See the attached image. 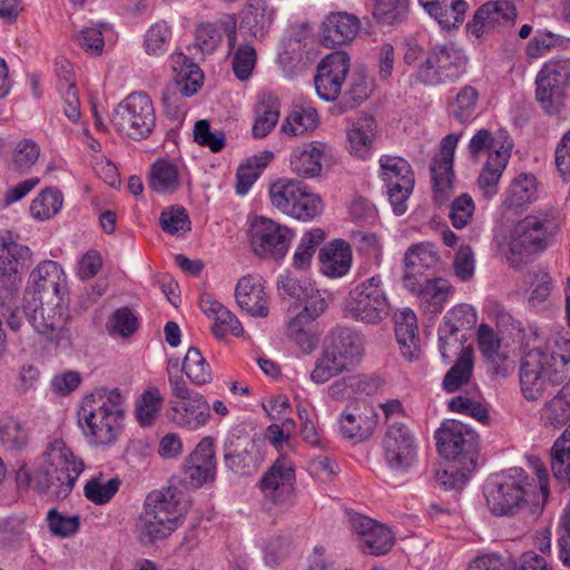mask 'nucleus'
<instances>
[{
    "label": "nucleus",
    "mask_w": 570,
    "mask_h": 570,
    "mask_svg": "<svg viewBox=\"0 0 570 570\" xmlns=\"http://www.w3.org/2000/svg\"><path fill=\"white\" fill-rule=\"evenodd\" d=\"M161 229L173 236H183L191 229V223L186 209L181 206H170L164 209L159 217Z\"/></svg>",
    "instance_id": "69168bd1"
},
{
    "label": "nucleus",
    "mask_w": 570,
    "mask_h": 570,
    "mask_svg": "<svg viewBox=\"0 0 570 570\" xmlns=\"http://www.w3.org/2000/svg\"><path fill=\"white\" fill-rule=\"evenodd\" d=\"M350 367L326 346L316 358L309 379L315 384H324L332 377L341 374Z\"/></svg>",
    "instance_id": "864d4df0"
},
{
    "label": "nucleus",
    "mask_w": 570,
    "mask_h": 570,
    "mask_svg": "<svg viewBox=\"0 0 570 570\" xmlns=\"http://www.w3.org/2000/svg\"><path fill=\"white\" fill-rule=\"evenodd\" d=\"M570 78V59L551 58L543 63L535 78V97L549 115L558 114L561 97Z\"/></svg>",
    "instance_id": "6ab92c4d"
},
{
    "label": "nucleus",
    "mask_w": 570,
    "mask_h": 570,
    "mask_svg": "<svg viewBox=\"0 0 570 570\" xmlns=\"http://www.w3.org/2000/svg\"><path fill=\"white\" fill-rule=\"evenodd\" d=\"M469 57L465 50L453 41L436 43L425 53L424 60L414 70L415 79L430 87L456 81L466 73Z\"/></svg>",
    "instance_id": "6e6552de"
},
{
    "label": "nucleus",
    "mask_w": 570,
    "mask_h": 570,
    "mask_svg": "<svg viewBox=\"0 0 570 570\" xmlns=\"http://www.w3.org/2000/svg\"><path fill=\"white\" fill-rule=\"evenodd\" d=\"M170 40V26L166 21H157L145 33V51L149 56H161L167 51Z\"/></svg>",
    "instance_id": "0e129e2a"
},
{
    "label": "nucleus",
    "mask_w": 570,
    "mask_h": 570,
    "mask_svg": "<svg viewBox=\"0 0 570 570\" xmlns=\"http://www.w3.org/2000/svg\"><path fill=\"white\" fill-rule=\"evenodd\" d=\"M325 232L322 228H311L305 232L297 244L292 265L297 271L309 268L316 248L324 242Z\"/></svg>",
    "instance_id": "8fccbe9b"
},
{
    "label": "nucleus",
    "mask_w": 570,
    "mask_h": 570,
    "mask_svg": "<svg viewBox=\"0 0 570 570\" xmlns=\"http://www.w3.org/2000/svg\"><path fill=\"white\" fill-rule=\"evenodd\" d=\"M181 368L188 380L195 385H205L210 383L213 380V372L209 363L196 347L188 348Z\"/></svg>",
    "instance_id": "4d7b16f0"
},
{
    "label": "nucleus",
    "mask_w": 570,
    "mask_h": 570,
    "mask_svg": "<svg viewBox=\"0 0 570 570\" xmlns=\"http://www.w3.org/2000/svg\"><path fill=\"white\" fill-rule=\"evenodd\" d=\"M537 197V179L530 174L514 177L505 193L503 205L508 208H520L532 203Z\"/></svg>",
    "instance_id": "a18cd8bd"
},
{
    "label": "nucleus",
    "mask_w": 570,
    "mask_h": 570,
    "mask_svg": "<svg viewBox=\"0 0 570 570\" xmlns=\"http://www.w3.org/2000/svg\"><path fill=\"white\" fill-rule=\"evenodd\" d=\"M480 94L472 85L461 87L449 105L450 115L461 124H469L476 117Z\"/></svg>",
    "instance_id": "49530a36"
},
{
    "label": "nucleus",
    "mask_w": 570,
    "mask_h": 570,
    "mask_svg": "<svg viewBox=\"0 0 570 570\" xmlns=\"http://www.w3.org/2000/svg\"><path fill=\"white\" fill-rule=\"evenodd\" d=\"M365 379L362 375H346L334 381L327 387V394L336 401L355 399L365 391Z\"/></svg>",
    "instance_id": "774afa93"
},
{
    "label": "nucleus",
    "mask_w": 570,
    "mask_h": 570,
    "mask_svg": "<svg viewBox=\"0 0 570 570\" xmlns=\"http://www.w3.org/2000/svg\"><path fill=\"white\" fill-rule=\"evenodd\" d=\"M551 470L558 480L570 487V425L551 448Z\"/></svg>",
    "instance_id": "603ef678"
},
{
    "label": "nucleus",
    "mask_w": 570,
    "mask_h": 570,
    "mask_svg": "<svg viewBox=\"0 0 570 570\" xmlns=\"http://www.w3.org/2000/svg\"><path fill=\"white\" fill-rule=\"evenodd\" d=\"M440 261L441 257L434 244L428 242L412 244L404 254L403 278L407 276L424 278L423 273L436 269Z\"/></svg>",
    "instance_id": "58836bf2"
},
{
    "label": "nucleus",
    "mask_w": 570,
    "mask_h": 570,
    "mask_svg": "<svg viewBox=\"0 0 570 570\" xmlns=\"http://www.w3.org/2000/svg\"><path fill=\"white\" fill-rule=\"evenodd\" d=\"M404 288L417 301L425 314L439 315L454 294V287L442 277L402 278Z\"/></svg>",
    "instance_id": "b1692460"
},
{
    "label": "nucleus",
    "mask_w": 570,
    "mask_h": 570,
    "mask_svg": "<svg viewBox=\"0 0 570 570\" xmlns=\"http://www.w3.org/2000/svg\"><path fill=\"white\" fill-rule=\"evenodd\" d=\"M126 400L119 387L108 386L96 387L82 396L77 423L89 444L110 446L118 441L126 415Z\"/></svg>",
    "instance_id": "f257e3e1"
},
{
    "label": "nucleus",
    "mask_w": 570,
    "mask_h": 570,
    "mask_svg": "<svg viewBox=\"0 0 570 570\" xmlns=\"http://www.w3.org/2000/svg\"><path fill=\"white\" fill-rule=\"evenodd\" d=\"M512 142L497 139L488 129H479L470 139L468 151L473 161L484 159L476 185L483 197L492 199L499 193L501 177L511 157Z\"/></svg>",
    "instance_id": "0eeeda50"
},
{
    "label": "nucleus",
    "mask_w": 570,
    "mask_h": 570,
    "mask_svg": "<svg viewBox=\"0 0 570 570\" xmlns=\"http://www.w3.org/2000/svg\"><path fill=\"white\" fill-rule=\"evenodd\" d=\"M164 397L160 391L151 386L144 391L135 404V416L140 426H151L163 407Z\"/></svg>",
    "instance_id": "09e8293b"
},
{
    "label": "nucleus",
    "mask_w": 570,
    "mask_h": 570,
    "mask_svg": "<svg viewBox=\"0 0 570 570\" xmlns=\"http://www.w3.org/2000/svg\"><path fill=\"white\" fill-rule=\"evenodd\" d=\"M184 177V166L177 159L159 157L149 167L147 185L157 195H173L181 188Z\"/></svg>",
    "instance_id": "c756f323"
},
{
    "label": "nucleus",
    "mask_w": 570,
    "mask_h": 570,
    "mask_svg": "<svg viewBox=\"0 0 570 570\" xmlns=\"http://www.w3.org/2000/svg\"><path fill=\"white\" fill-rule=\"evenodd\" d=\"M409 0H374L372 16L382 26L401 23L407 14Z\"/></svg>",
    "instance_id": "13d9d810"
},
{
    "label": "nucleus",
    "mask_w": 570,
    "mask_h": 570,
    "mask_svg": "<svg viewBox=\"0 0 570 570\" xmlns=\"http://www.w3.org/2000/svg\"><path fill=\"white\" fill-rule=\"evenodd\" d=\"M200 308L213 321L212 332L218 340H223L229 334L235 336L244 334L239 320L220 302L207 296L202 298Z\"/></svg>",
    "instance_id": "4c0bfd02"
},
{
    "label": "nucleus",
    "mask_w": 570,
    "mask_h": 570,
    "mask_svg": "<svg viewBox=\"0 0 570 570\" xmlns=\"http://www.w3.org/2000/svg\"><path fill=\"white\" fill-rule=\"evenodd\" d=\"M29 288L33 291L32 297L63 299L67 294V276L57 262L46 259L31 272Z\"/></svg>",
    "instance_id": "c85d7f7f"
},
{
    "label": "nucleus",
    "mask_w": 570,
    "mask_h": 570,
    "mask_svg": "<svg viewBox=\"0 0 570 570\" xmlns=\"http://www.w3.org/2000/svg\"><path fill=\"white\" fill-rule=\"evenodd\" d=\"M377 414L372 406H347L338 416L340 434L345 440L363 442L374 432Z\"/></svg>",
    "instance_id": "7c9ffc66"
},
{
    "label": "nucleus",
    "mask_w": 570,
    "mask_h": 570,
    "mask_svg": "<svg viewBox=\"0 0 570 570\" xmlns=\"http://www.w3.org/2000/svg\"><path fill=\"white\" fill-rule=\"evenodd\" d=\"M62 206V193L56 187H47L32 199L29 210L33 219L45 222L53 218Z\"/></svg>",
    "instance_id": "de8ad7c7"
},
{
    "label": "nucleus",
    "mask_w": 570,
    "mask_h": 570,
    "mask_svg": "<svg viewBox=\"0 0 570 570\" xmlns=\"http://www.w3.org/2000/svg\"><path fill=\"white\" fill-rule=\"evenodd\" d=\"M395 338L402 357L417 362L422 357L421 338L415 313L404 307L395 314Z\"/></svg>",
    "instance_id": "2f4dec72"
},
{
    "label": "nucleus",
    "mask_w": 570,
    "mask_h": 570,
    "mask_svg": "<svg viewBox=\"0 0 570 570\" xmlns=\"http://www.w3.org/2000/svg\"><path fill=\"white\" fill-rule=\"evenodd\" d=\"M382 460L396 474H404L419 462V441L403 423L390 424L381 442Z\"/></svg>",
    "instance_id": "4468645a"
},
{
    "label": "nucleus",
    "mask_w": 570,
    "mask_h": 570,
    "mask_svg": "<svg viewBox=\"0 0 570 570\" xmlns=\"http://www.w3.org/2000/svg\"><path fill=\"white\" fill-rule=\"evenodd\" d=\"M462 134L446 135L440 145V153L433 158L431 174L434 188V200L443 205L453 190V159Z\"/></svg>",
    "instance_id": "393cba45"
},
{
    "label": "nucleus",
    "mask_w": 570,
    "mask_h": 570,
    "mask_svg": "<svg viewBox=\"0 0 570 570\" xmlns=\"http://www.w3.org/2000/svg\"><path fill=\"white\" fill-rule=\"evenodd\" d=\"M534 491V481L517 466L490 478L483 488L487 507L498 517H512L529 504L542 503Z\"/></svg>",
    "instance_id": "423d86ee"
},
{
    "label": "nucleus",
    "mask_w": 570,
    "mask_h": 570,
    "mask_svg": "<svg viewBox=\"0 0 570 570\" xmlns=\"http://www.w3.org/2000/svg\"><path fill=\"white\" fill-rule=\"evenodd\" d=\"M473 350H466L446 372L443 379V387L446 392H455L470 381L473 372Z\"/></svg>",
    "instance_id": "bf43d9fd"
},
{
    "label": "nucleus",
    "mask_w": 570,
    "mask_h": 570,
    "mask_svg": "<svg viewBox=\"0 0 570 570\" xmlns=\"http://www.w3.org/2000/svg\"><path fill=\"white\" fill-rule=\"evenodd\" d=\"M29 441L27 426L14 417L0 421V442L9 450H20Z\"/></svg>",
    "instance_id": "680f3d73"
},
{
    "label": "nucleus",
    "mask_w": 570,
    "mask_h": 570,
    "mask_svg": "<svg viewBox=\"0 0 570 570\" xmlns=\"http://www.w3.org/2000/svg\"><path fill=\"white\" fill-rule=\"evenodd\" d=\"M247 235L256 256L276 262L284 259L294 236L288 227L263 216L250 222Z\"/></svg>",
    "instance_id": "f3484780"
},
{
    "label": "nucleus",
    "mask_w": 570,
    "mask_h": 570,
    "mask_svg": "<svg viewBox=\"0 0 570 570\" xmlns=\"http://www.w3.org/2000/svg\"><path fill=\"white\" fill-rule=\"evenodd\" d=\"M552 237V222L548 214L529 215L513 225L501 247L511 265L518 266L519 256L544 250Z\"/></svg>",
    "instance_id": "9d476101"
},
{
    "label": "nucleus",
    "mask_w": 570,
    "mask_h": 570,
    "mask_svg": "<svg viewBox=\"0 0 570 570\" xmlns=\"http://www.w3.org/2000/svg\"><path fill=\"white\" fill-rule=\"evenodd\" d=\"M544 425L556 429L570 420V380L549 400L540 412Z\"/></svg>",
    "instance_id": "c03bdc74"
},
{
    "label": "nucleus",
    "mask_w": 570,
    "mask_h": 570,
    "mask_svg": "<svg viewBox=\"0 0 570 570\" xmlns=\"http://www.w3.org/2000/svg\"><path fill=\"white\" fill-rule=\"evenodd\" d=\"M438 451L441 456L459 465L460 478L475 469L478 435L468 425L456 420H448L435 431Z\"/></svg>",
    "instance_id": "f8f14e48"
},
{
    "label": "nucleus",
    "mask_w": 570,
    "mask_h": 570,
    "mask_svg": "<svg viewBox=\"0 0 570 570\" xmlns=\"http://www.w3.org/2000/svg\"><path fill=\"white\" fill-rule=\"evenodd\" d=\"M256 444L242 426L232 428L224 440V462L228 470L249 475L258 470L261 459L255 452Z\"/></svg>",
    "instance_id": "4be33fe9"
},
{
    "label": "nucleus",
    "mask_w": 570,
    "mask_h": 570,
    "mask_svg": "<svg viewBox=\"0 0 570 570\" xmlns=\"http://www.w3.org/2000/svg\"><path fill=\"white\" fill-rule=\"evenodd\" d=\"M361 29V22L354 14L346 12L330 13L322 24V38L325 46L346 45Z\"/></svg>",
    "instance_id": "c9c22d12"
},
{
    "label": "nucleus",
    "mask_w": 570,
    "mask_h": 570,
    "mask_svg": "<svg viewBox=\"0 0 570 570\" xmlns=\"http://www.w3.org/2000/svg\"><path fill=\"white\" fill-rule=\"evenodd\" d=\"M85 464L62 439L50 440L38 465L32 470L22 469L19 480L26 479L29 487L39 492L51 491L59 499L69 495Z\"/></svg>",
    "instance_id": "20e7f679"
},
{
    "label": "nucleus",
    "mask_w": 570,
    "mask_h": 570,
    "mask_svg": "<svg viewBox=\"0 0 570 570\" xmlns=\"http://www.w3.org/2000/svg\"><path fill=\"white\" fill-rule=\"evenodd\" d=\"M375 135L376 124L373 118L355 121L347 130L351 154L358 158H366L372 151Z\"/></svg>",
    "instance_id": "37998d69"
},
{
    "label": "nucleus",
    "mask_w": 570,
    "mask_h": 570,
    "mask_svg": "<svg viewBox=\"0 0 570 570\" xmlns=\"http://www.w3.org/2000/svg\"><path fill=\"white\" fill-rule=\"evenodd\" d=\"M379 165V176L392 210L401 216L407 210V200L415 185L413 169L406 159L393 155H382Z\"/></svg>",
    "instance_id": "dca6fc26"
},
{
    "label": "nucleus",
    "mask_w": 570,
    "mask_h": 570,
    "mask_svg": "<svg viewBox=\"0 0 570 570\" xmlns=\"http://www.w3.org/2000/svg\"><path fill=\"white\" fill-rule=\"evenodd\" d=\"M316 318L301 311L288 317L286 334L303 353L309 354L318 343L313 323Z\"/></svg>",
    "instance_id": "79ce46f5"
},
{
    "label": "nucleus",
    "mask_w": 570,
    "mask_h": 570,
    "mask_svg": "<svg viewBox=\"0 0 570 570\" xmlns=\"http://www.w3.org/2000/svg\"><path fill=\"white\" fill-rule=\"evenodd\" d=\"M41 155L40 146L32 139L19 140L11 151V165L19 173L29 171Z\"/></svg>",
    "instance_id": "052dcab7"
},
{
    "label": "nucleus",
    "mask_w": 570,
    "mask_h": 570,
    "mask_svg": "<svg viewBox=\"0 0 570 570\" xmlns=\"http://www.w3.org/2000/svg\"><path fill=\"white\" fill-rule=\"evenodd\" d=\"M321 272L330 278L345 276L352 266V249L343 239H334L318 253Z\"/></svg>",
    "instance_id": "e433bc0d"
},
{
    "label": "nucleus",
    "mask_w": 570,
    "mask_h": 570,
    "mask_svg": "<svg viewBox=\"0 0 570 570\" xmlns=\"http://www.w3.org/2000/svg\"><path fill=\"white\" fill-rule=\"evenodd\" d=\"M424 11L442 29L458 28L463 21L469 4L464 0H417Z\"/></svg>",
    "instance_id": "ea45409f"
},
{
    "label": "nucleus",
    "mask_w": 570,
    "mask_h": 570,
    "mask_svg": "<svg viewBox=\"0 0 570 570\" xmlns=\"http://www.w3.org/2000/svg\"><path fill=\"white\" fill-rule=\"evenodd\" d=\"M318 124L320 117L312 104H294L282 122L281 130L286 136L296 137L313 131Z\"/></svg>",
    "instance_id": "a19ab883"
},
{
    "label": "nucleus",
    "mask_w": 570,
    "mask_h": 570,
    "mask_svg": "<svg viewBox=\"0 0 570 570\" xmlns=\"http://www.w3.org/2000/svg\"><path fill=\"white\" fill-rule=\"evenodd\" d=\"M528 299L531 305L537 306L546 302L552 291V278L544 268H538L528 274Z\"/></svg>",
    "instance_id": "338daca9"
},
{
    "label": "nucleus",
    "mask_w": 570,
    "mask_h": 570,
    "mask_svg": "<svg viewBox=\"0 0 570 570\" xmlns=\"http://www.w3.org/2000/svg\"><path fill=\"white\" fill-rule=\"evenodd\" d=\"M314 87L322 100L333 102L342 96L350 108H355L373 92L374 79L364 69L351 70V57L337 50L317 63Z\"/></svg>",
    "instance_id": "f03ea898"
},
{
    "label": "nucleus",
    "mask_w": 570,
    "mask_h": 570,
    "mask_svg": "<svg viewBox=\"0 0 570 570\" xmlns=\"http://www.w3.org/2000/svg\"><path fill=\"white\" fill-rule=\"evenodd\" d=\"M328 151L330 147L320 141H311L296 147L289 158L292 171L303 178L318 176Z\"/></svg>",
    "instance_id": "473e14b6"
},
{
    "label": "nucleus",
    "mask_w": 570,
    "mask_h": 570,
    "mask_svg": "<svg viewBox=\"0 0 570 570\" xmlns=\"http://www.w3.org/2000/svg\"><path fill=\"white\" fill-rule=\"evenodd\" d=\"M169 419L181 430L198 431L210 421V404L202 393L189 389L186 383L174 382Z\"/></svg>",
    "instance_id": "2eb2a0df"
},
{
    "label": "nucleus",
    "mask_w": 570,
    "mask_h": 570,
    "mask_svg": "<svg viewBox=\"0 0 570 570\" xmlns=\"http://www.w3.org/2000/svg\"><path fill=\"white\" fill-rule=\"evenodd\" d=\"M110 31L108 24H92L82 28L76 36L77 43L90 56H101L105 48V33Z\"/></svg>",
    "instance_id": "e2e57ef3"
},
{
    "label": "nucleus",
    "mask_w": 570,
    "mask_h": 570,
    "mask_svg": "<svg viewBox=\"0 0 570 570\" xmlns=\"http://www.w3.org/2000/svg\"><path fill=\"white\" fill-rule=\"evenodd\" d=\"M279 119V109L276 99L272 95L263 96L256 107V118L252 127L255 138L266 137L276 126Z\"/></svg>",
    "instance_id": "3c124183"
},
{
    "label": "nucleus",
    "mask_w": 570,
    "mask_h": 570,
    "mask_svg": "<svg viewBox=\"0 0 570 570\" xmlns=\"http://www.w3.org/2000/svg\"><path fill=\"white\" fill-rule=\"evenodd\" d=\"M570 370V340L552 335L544 346L529 351L521 364L520 386L530 402L538 401L553 385L564 381Z\"/></svg>",
    "instance_id": "7ed1b4c3"
},
{
    "label": "nucleus",
    "mask_w": 570,
    "mask_h": 570,
    "mask_svg": "<svg viewBox=\"0 0 570 570\" xmlns=\"http://www.w3.org/2000/svg\"><path fill=\"white\" fill-rule=\"evenodd\" d=\"M518 17L513 3L507 0H492L479 7L466 23L468 32L476 39L505 23H513Z\"/></svg>",
    "instance_id": "bb28decb"
},
{
    "label": "nucleus",
    "mask_w": 570,
    "mask_h": 570,
    "mask_svg": "<svg viewBox=\"0 0 570 570\" xmlns=\"http://www.w3.org/2000/svg\"><path fill=\"white\" fill-rule=\"evenodd\" d=\"M111 124L121 135L134 140L148 138L156 126V114L150 97L131 92L114 109Z\"/></svg>",
    "instance_id": "ddd939ff"
},
{
    "label": "nucleus",
    "mask_w": 570,
    "mask_h": 570,
    "mask_svg": "<svg viewBox=\"0 0 570 570\" xmlns=\"http://www.w3.org/2000/svg\"><path fill=\"white\" fill-rule=\"evenodd\" d=\"M31 261L29 247L16 242L0 244V305L12 304L21 286L20 268Z\"/></svg>",
    "instance_id": "aec40b11"
},
{
    "label": "nucleus",
    "mask_w": 570,
    "mask_h": 570,
    "mask_svg": "<svg viewBox=\"0 0 570 570\" xmlns=\"http://www.w3.org/2000/svg\"><path fill=\"white\" fill-rule=\"evenodd\" d=\"M276 12V8L267 0H249L243 11L240 29L256 39H263L271 30Z\"/></svg>",
    "instance_id": "f704fd0d"
},
{
    "label": "nucleus",
    "mask_w": 570,
    "mask_h": 570,
    "mask_svg": "<svg viewBox=\"0 0 570 570\" xmlns=\"http://www.w3.org/2000/svg\"><path fill=\"white\" fill-rule=\"evenodd\" d=\"M119 487L118 478H106L102 473H98L86 482L83 493L95 504H106L115 497Z\"/></svg>",
    "instance_id": "5fc2aeb1"
},
{
    "label": "nucleus",
    "mask_w": 570,
    "mask_h": 570,
    "mask_svg": "<svg viewBox=\"0 0 570 570\" xmlns=\"http://www.w3.org/2000/svg\"><path fill=\"white\" fill-rule=\"evenodd\" d=\"M169 62L179 96L176 92L166 95L164 97V105L168 114L173 117H178L180 114L178 100H180V97L195 95L203 85L204 76L199 67L183 52L173 53Z\"/></svg>",
    "instance_id": "5701e85b"
},
{
    "label": "nucleus",
    "mask_w": 570,
    "mask_h": 570,
    "mask_svg": "<svg viewBox=\"0 0 570 570\" xmlns=\"http://www.w3.org/2000/svg\"><path fill=\"white\" fill-rule=\"evenodd\" d=\"M271 204L282 214L301 222H311L324 209L321 196L306 184L281 178L269 186Z\"/></svg>",
    "instance_id": "1a4fd4ad"
},
{
    "label": "nucleus",
    "mask_w": 570,
    "mask_h": 570,
    "mask_svg": "<svg viewBox=\"0 0 570 570\" xmlns=\"http://www.w3.org/2000/svg\"><path fill=\"white\" fill-rule=\"evenodd\" d=\"M364 337L351 327H337L331 332L325 346L340 357L348 367L356 364L364 352Z\"/></svg>",
    "instance_id": "72a5a7b5"
},
{
    "label": "nucleus",
    "mask_w": 570,
    "mask_h": 570,
    "mask_svg": "<svg viewBox=\"0 0 570 570\" xmlns=\"http://www.w3.org/2000/svg\"><path fill=\"white\" fill-rule=\"evenodd\" d=\"M186 513L187 507L175 488L153 491L136 519L135 534L144 544L165 539L183 524Z\"/></svg>",
    "instance_id": "39448f33"
},
{
    "label": "nucleus",
    "mask_w": 570,
    "mask_h": 570,
    "mask_svg": "<svg viewBox=\"0 0 570 570\" xmlns=\"http://www.w3.org/2000/svg\"><path fill=\"white\" fill-rule=\"evenodd\" d=\"M348 521L357 546L364 553L379 556L391 550L394 535L384 524L360 513H350Z\"/></svg>",
    "instance_id": "a878e982"
},
{
    "label": "nucleus",
    "mask_w": 570,
    "mask_h": 570,
    "mask_svg": "<svg viewBox=\"0 0 570 570\" xmlns=\"http://www.w3.org/2000/svg\"><path fill=\"white\" fill-rule=\"evenodd\" d=\"M238 307L253 317L264 318L269 312V297L265 279L257 274H248L238 279L235 286Z\"/></svg>",
    "instance_id": "cd10ccee"
},
{
    "label": "nucleus",
    "mask_w": 570,
    "mask_h": 570,
    "mask_svg": "<svg viewBox=\"0 0 570 570\" xmlns=\"http://www.w3.org/2000/svg\"><path fill=\"white\" fill-rule=\"evenodd\" d=\"M56 66H60L63 72L65 83L61 85L62 109L66 117L76 122L80 119V101L77 88L72 81V72L70 63L66 60L57 61Z\"/></svg>",
    "instance_id": "6e6d98bb"
},
{
    "label": "nucleus",
    "mask_w": 570,
    "mask_h": 570,
    "mask_svg": "<svg viewBox=\"0 0 570 570\" xmlns=\"http://www.w3.org/2000/svg\"><path fill=\"white\" fill-rule=\"evenodd\" d=\"M295 469L293 462L281 455L267 469L259 480L264 498L276 507H289L295 488Z\"/></svg>",
    "instance_id": "412c9836"
},
{
    "label": "nucleus",
    "mask_w": 570,
    "mask_h": 570,
    "mask_svg": "<svg viewBox=\"0 0 570 570\" xmlns=\"http://www.w3.org/2000/svg\"><path fill=\"white\" fill-rule=\"evenodd\" d=\"M390 309L382 277L375 274L351 288L343 313L356 322L375 325L389 316Z\"/></svg>",
    "instance_id": "9b49d317"
},
{
    "label": "nucleus",
    "mask_w": 570,
    "mask_h": 570,
    "mask_svg": "<svg viewBox=\"0 0 570 570\" xmlns=\"http://www.w3.org/2000/svg\"><path fill=\"white\" fill-rule=\"evenodd\" d=\"M23 313L33 331L47 342H58L68 321V307L63 299L32 297Z\"/></svg>",
    "instance_id": "a211bd4d"
}]
</instances>
